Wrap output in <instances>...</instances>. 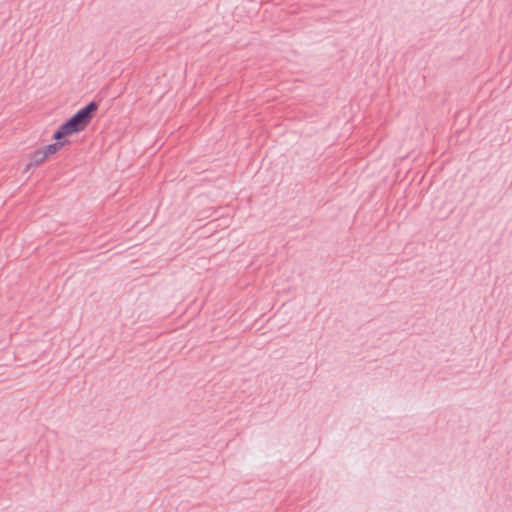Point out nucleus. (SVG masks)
I'll use <instances>...</instances> for the list:
<instances>
[{
    "label": "nucleus",
    "mask_w": 512,
    "mask_h": 512,
    "mask_svg": "<svg viewBox=\"0 0 512 512\" xmlns=\"http://www.w3.org/2000/svg\"><path fill=\"white\" fill-rule=\"evenodd\" d=\"M99 108V102L92 100L66 119L57 129L58 136L69 137L82 132L91 122Z\"/></svg>",
    "instance_id": "obj_1"
},
{
    "label": "nucleus",
    "mask_w": 512,
    "mask_h": 512,
    "mask_svg": "<svg viewBox=\"0 0 512 512\" xmlns=\"http://www.w3.org/2000/svg\"><path fill=\"white\" fill-rule=\"evenodd\" d=\"M58 134V129H56V131L53 133L52 135V139L55 141L54 143H51V144H48L46 145L42 151L44 152V154L46 155V157L48 158L49 156L51 155H54L56 154L57 152H59L65 145L69 144L70 141L67 139V137H60L57 135Z\"/></svg>",
    "instance_id": "obj_2"
},
{
    "label": "nucleus",
    "mask_w": 512,
    "mask_h": 512,
    "mask_svg": "<svg viewBox=\"0 0 512 512\" xmlns=\"http://www.w3.org/2000/svg\"><path fill=\"white\" fill-rule=\"evenodd\" d=\"M30 162L26 165L24 173L30 171L33 167H38L47 159L42 149H36L30 154Z\"/></svg>",
    "instance_id": "obj_3"
}]
</instances>
